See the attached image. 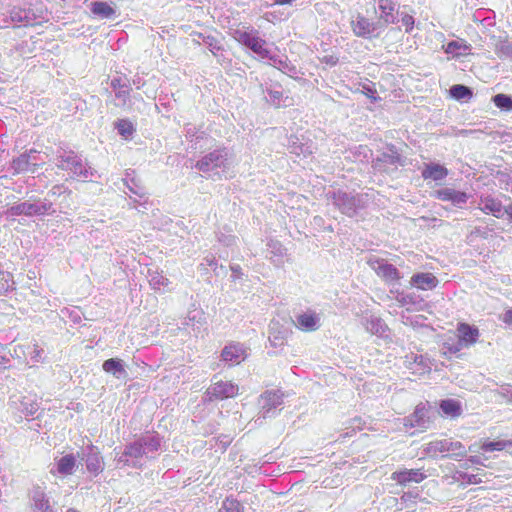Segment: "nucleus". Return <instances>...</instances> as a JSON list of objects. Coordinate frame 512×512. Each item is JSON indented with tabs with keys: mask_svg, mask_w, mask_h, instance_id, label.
<instances>
[{
	"mask_svg": "<svg viewBox=\"0 0 512 512\" xmlns=\"http://www.w3.org/2000/svg\"><path fill=\"white\" fill-rule=\"evenodd\" d=\"M87 470L95 475L99 474L103 470V461L98 454L89 456L86 464Z\"/></svg>",
	"mask_w": 512,
	"mask_h": 512,
	"instance_id": "nucleus-23",
	"label": "nucleus"
},
{
	"mask_svg": "<svg viewBox=\"0 0 512 512\" xmlns=\"http://www.w3.org/2000/svg\"><path fill=\"white\" fill-rule=\"evenodd\" d=\"M433 197L441 201H451L452 203L459 204L465 203L468 196L465 192L456 191L452 188H443L433 192Z\"/></svg>",
	"mask_w": 512,
	"mask_h": 512,
	"instance_id": "nucleus-8",
	"label": "nucleus"
},
{
	"mask_svg": "<svg viewBox=\"0 0 512 512\" xmlns=\"http://www.w3.org/2000/svg\"><path fill=\"white\" fill-rule=\"evenodd\" d=\"M76 464V458L73 454H67L59 459L57 462L58 472L62 475H70Z\"/></svg>",
	"mask_w": 512,
	"mask_h": 512,
	"instance_id": "nucleus-17",
	"label": "nucleus"
},
{
	"mask_svg": "<svg viewBox=\"0 0 512 512\" xmlns=\"http://www.w3.org/2000/svg\"><path fill=\"white\" fill-rule=\"evenodd\" d=\"M116 128L119 134L124 136L125 138L131 136L135 131L133 124L127 119H120L116 123Z\"/></svg>",
	"mask_w": 512,
	"mask_h": 512,
	"instance_id": "nucleus-26",
	"label": "nucleus"
},
{
	"mask_svg": "<svg viewBox=\"0 0 512 512\" xmlns=\"http://www.w3.org/2000/svg\"><path fill=\"white\" fill-rule=\"evenodd\" d=\"M102 369L106 373H110L113 375H116L118 373H125V369L122 364V361L120 359H116V358H110V359L105 360L102 365Z\"/></svg>",
	"mask_w": 512,
	"mask_h": 512,
	"instance_id": "nucleus-21",
	"label": "nucleus"
},
{
	"mask_svg": "<svg viewBox=\"0 0 512 512\" xmlns=\"http://www.w3.org/2000/svg\"><path fill=\"white\" fill-rule=\"evenodd\" d=\"M220 158H221V155L219 152H216V151L211 152V153L207 154L206 156H204L202 159H200L196 163V168L201 171H208L209 166L211 164H214L215 166H217V163L220 160Z\"/></svg>",
	"mask_w": 512,
	"mask_h": 512,
	"instance_id": "nucleus-20",
	"label": "nucleus"
},
{
	"mask_svg": "<svg viewBox=\"0 0 512 512\" xmlns=\"http://www.w3.org/2000/svg\"><path fill=\"white\" fill-rule=\"evenodd\" d=\"M235 39L250 48L255 54L262 59L269 58V50L267 49L266 41L258 36L257 31L237 30Z\"/></svg>",
	"mask_w": 512,
	"mask_h": 512,
	"instance_id": "nucleus-2",
	"label": "nucleus"
},
{
	"mask_svg": "<svg viewBox=\"0 0 512 512\" xmlns=\"http://www.w3.org/2000/svg\"><path fill=\"white\" fill-rule=\"evenodd\" d=\"M402 24L405 27L406 33H410L414 29L415 20L410 14H403L401 18Z\"/></svg>",
	"mask_w": 512,
	"mask_h": 512,
	"instance_id": "nucleus-29",
	"label": "nucleus"
},
{
	"mask_svg": "<svg viewBox=\"0 0 512 512\" xmlns=\"http://www.w3.org/2000/svg\"><path fill=\"white\" fill-rule=\"evenodd\" d=\"M220 512H243V507L238 500L227 497L222 503Z\"/></svg>",
	"mask_w": 512,
	"mask_h": 512,
	"instance_id": "nucleus-25",
	"label": "nucleus"
},
{
	"mask_svg": "<svg viewBox=\"0 0 512 512\" xmlns=\"http://www.w3.org/2000/svg\"><path fill=\"white\" fill-rule=\"evenodd\" d=\"M457 333L458 343L456 345L448 346V351L454 354L464 347L474 345L480 336L479 329L467 323H459L457 326Z\"/></svg>",
	"mask_w": 512,
	"mask_h": 512,
	"instance_id": "nucleus-3",
	"label": "nucleus"
},
{
	"mask_svg": "<svg viewBox=\"0 0 512 512\" xmlns=\"http://www.w3.org/2000/svg\"><path fill=\"white\" fill-rule=\"evenodd\" d=\"M427 412L428 411L425 404L420 403L419 405H417L414 410V413L412 414V425L426 429L427 424L429 423Z\"/></svg>",
	"mask_w": 512,
	"mask_h": 512,
	"instance_id": "nucleus-15",
	"label": "nucleus"
},
{
	"mask_svg": "<svg viewBox=\"0 0 512 512\" xmlns=\"http://www.w3.org/2000/svg\"><path fill=\"white\" fill-rule=\"evenodd\" d=\"M502 321L505 324L512 326V308H509L505 311L502 317Z\"/></svg>",
	"mask_w": 512,
	"mask_h": 512,
	"instance_id": "nucleus-31",
	"label": "nucleus"
},
{
	"mask_svg": "<svg viewBox=\"0 0 512 512\" xmlns=\"http://www.w3.org/2000/svg\"><path fill=\"white\" fill-rule=\"evenodd\" d=\"M480 480H477V476L476 475H471L468 477V482L471 483V484H477L479 483Z\"/></svg>",
	"mask_w": 512,
	"mask_h": 512,
	"instance_id": "nucleus-35",
	"label": "nucleus"
},
{
	"mask_svg": "<svg viewBox=\"0 0 512 512\" xmlns=\"http://www.w3.org/2000/svg\"><path fill=\"white\" fill-rule=\"evenodd\" d=\"M426 453L431 457H448L460 459L466 456V448L460 441L451 439H437L429 442L425 448Z\"/></svg>",
	"mask_w": 512,
	"mask_h": 512,
	"instance_id": "nucleus-1",
	"label": "nucleus"
},
{
	"mask_svg": "<svg viewBox=\"0 0 512 512\" xmlns=\"http://www.w3.org/2000/svg\"><path fill=\"white\" fill-rule=\"evenodd\" d=\"M41 497H42V499L39 501L38 507L40 509H46V510L49 509V501L47 499H45V495L43 493L41 494Z\"/></svg>",
	"mask_w": 512,
	"mask_h": 512,
	"instance_id": "nucleus-33",
	"label": "nucleus"
},
{
	"mask_svg": "<svg viewBox=\"0 0 512 512\" xmlns=\"http://www.w3.org/2000/svg\"><path fill=\"white\" fill-rule=\"evenodd\" d=\"M66 512H79V511L74 508H69Z\"/></svg>",
	"mask_w": 512,
	"mask_h": 512,
	"instance_id": "nucleus-36",
	"label": "nucleus"
},
{
	"mask_svg": "<svg viewBox=\"0 0 512 512\" xmlns=\"http://www.w3.org/2000/svg\"><path fill=\"white\" fill-rule=\"evenodd\" d=\"M13 209L15 211V214H17V215L24 214V215H28V216L34 215V214L38 213V211H39V208L37 206L30 204V203L19 204L16 207H14Z\"/></svg>",
	"mask_w": 512,
	"mask_h": 512,
	"instance_id": "nucleus-27",
	"label": "nucleus"
},
{
	"mask_svg": "<svg viewBox=\"0 0 512 512\" xmlns=\"http://www.w3.org/2000/svg\"><path fill=\"white\" fill-rule=\"evenodd\" d=\"M482 207L480 208L481 211L485 214H491L496 218H500L503 214V205L500 200L488 196L483 199H481Z\"/></svg>",
	"mask_w": 512,
	"mask_h": 512,
	"instance_id": "nucleus-10",
	"label": "nucleus"
},
{
	"mask_svg": "<svg viewBox=\"0 0 512 512\" xmlns=\"http://www.w3.org/2000/svg\"><path fill=\"white\" fill-rule=\"evenodd\" d=\"M351 28L353 33L358 37H366L372 32L371 22L361 15H358L356 19L351 22Z\"/></svg>",
	"mask_w": 512,
	"mask_h": 512,
	"instance_id": "nucleus-11",
	"label": "nucleus"
},
{
	"mask_svg": "<svg viewBox=\"0 0 512 512\" xmlns=\"http://www.w3.org/2000/svg\"><path fill=\"white\" fill-rule=\"evenodd\" d=\"M361 92L373 102H378L381 100V98L377 95V90L374 84H363Z\"/></svg>",
	"mask_w": 512,
	"mask_h": 512,
	"instance_id": "nucleus-28",
	"label": "nucleus"
},
{
	"mask_svg": "<svg viewBox=\"0 0 512 512\" xmlns=\"http://www.w3.org/2000/svg\"><path fill=\"white\" fill-rule=\"evenodd\" d=\"M450 94L457 100L472 97V91L468 87L460 84L453 85L450 88Z\"/></svg>",
	"mask_w": 512,
	"mask_h": 512,
	"instance_id": "nucleus-24",
	"label": "nucleus"
},
{
	"mask_svg": "<svg viewBox=\"0 0 512 512\" xmlns=\"http://www.w3.org/2000/svg\"><path fill=\"white\" fill-rule=\"evenodd\" d=\"M134 449H135V451L140 452L141 446H139V447L130 446L128 448V450L125 452V454L126 455H133L134 454V452H133Z\"/></svg>",
	"mask_w": 512,
	"mask_h": 512,
	"instance_id": "nucleus-34",
	"label": "nucleus"
},
{
	"mask_svg": "<svg viewBox=\"0 0 512 512\" xmlns=\"http://www.w3.org/2000/svg\"><path fill=\"white\" fill-rule=\"evenodd\" d=\"M426 477L422 469H403L395 471L391 475V479L400 486H406L411 482L421 483Z\"/></svg>",
	"mask_w": 512,
	"mask_h": 512,
	"instance_id": "nucleus-5",
	"label": "nucleus"
},
{
	"mask_svg": "<svg viewBox=\"0 0 512 512\" xmlns=\"http://www.w3.org/2000/svg\"><path fill=\"white\" fill-rule=\"evenodd\" d=\"M320 61L330 66H335L338 63V57L335 55H325Z\"/></svg>",
	"mask_w": 512,
	"mask_h": 512,
	"instance_id": "nucleus-30",
	"label": "nucleus"
},
{
	"mask_svg": "<svg viewBox=\"0 0 512 512\" xmlns=\"http://www.w3.org/2000/svg\"><path fill=\"white\" fill-rule=\"evenodd\" d=\"M298 327L302 331L311 332L317 329V317L314 313H304L297 317Z\"/></svg>",
	"mask_w": 512,
	"mask_h": 512,
	"instance_id": "nucleus-13",
	"label": "nucleus"
},
{
	"mask_svg": "<svg viewBox=\"0 0 512 512\" xmlns=\"http://www.w3.org/2000/svg\"><path fill=\"white\" fill-rule=\"evenodd\" d=\"M494 105L504 111H512V98L506 94L499 93L492 99Z\"/></svg>",
	"mask_w": 512,
	"mask_h": 512,
	"instance_id": "nucleus-22",
	"label": "nucleus"
},
{
	"mask_svg": "<svg viewBox=\"0 0 512 512\" xmlns=\"http://www.w3.org/2000/svg\"><path fill=\"white\" fill-rule=\"evenodd\" d=\"M237 393V387L229 381H218L211 385L207 391L210 400H222L233 397Z\"/></svg>",
	"mask_w": 512,
	"mask_h": 512,
	"instance_id": "nucleus-6",
	"label": "nucleus"
},
{
	"mask_svg": "<svg viewBox=\"0 0 512 512\" xmlns=\"http://www.w3.org/2000/svg\"><path fill=\"white\" fill-rule=\"evenodd\" d=\"M91 12L102 18H111L115 14V10L108 3L102 1L92 2Z\"/></svg>",
	"mask_w": 512,
	"mask_h": 512,
	"instance_id": "nucleus-19",
	"label": "nucleus"
},
{
	"mask_svg": "<svg viewBox=\"0 0 512 512\" xmlns=\"http://www.w3.org/2000/svg\"><path fill=\"white\" fill-rule=\"evenodd\" d=\"M411 282L420 290H432L438 285V279L432 273H418L412 276Z\"/></svg>",
	"mask_w": 512,
	"mask_h": 512,
	"instance_id": "nucleus-9",
	"label": "nucleus"
},
{
	"mask_svg": "<svg viewBox=\"0 0 512 512\" xmlns=\"http://www.w3.org/2000/svg\"><path fill=\"white\" fill-rule=\"evenodd\" d=\"M444 415L451 418H458L462 414V405L455 399H445L439 404Z\"/></svg>",
	"mask_w": 512,
	"mask_h": 512,
	"instance_id": "nucleus-12",
	"label": "nucleus"
},
{
	"mask_svg": "<svg viewBox=\"0 0 512 512\" xmlns=\"http://www.w3.org/2000/svg\"><path fill=\"white\" fill-rule=\"evenodd\" d=\"M460 45L458 44V42L456 41H451L447 44V46L445 47V52L446 53H451L453 52L454 50L456 49H459Z\"/></svg>",
	"mask_w": 512,
	"mask_h": 512,
	"instance_id": "nucleus-32",
	"label": "nucleus"
},
{
	"mask_svg": "<svg viewBox=\"0 0 512 512\" xmlns=\"http://www.w3.org/2000/svg\"><path fill=\"white\" fill-rule=\"evenodd\" d=\"M377 274L387 282H396L400 279L398 269L392 264L380 265Z\"/></svg>",
	"mask_w": 512,
	"mask_h": 512,
	"instance_id": "nucleus-14",
	"label": "nucleus"
},
{
	"mask_svg": "<svg viewBox=\"0 0 512 512\" xmlns=\"http://www.w3.org/2000/svg\"><path fill=\"white\" fill-rule=\"evenodd\" d=\"M448 169L438 163L425 164L421 172L424 180H433L435 182H441L448 176Z\"/></svg>",
	"mask_w": 512,
	"mask_h": 512,
	"instance_id": "nucleus-7",
	"label": "nucleus"
},
{
	"mask_svg": "<svg viewBox=\"0 0 512 512\" xmlns=\"http://www.w3.org/2000/svg\"><path fill=\"white\" fill-rule=\"evenodd\" d=\"M512 447V440L483 441L480 449L484 452L503 451Z\"/></svg>",
	"mask_w": 512,
	"mask_h": 512,
	"instance_id": "nucleus-16",
	"label": "nucleus"
},
{
	"mask_svg": "<svg viewBox=\"0 0 512 512\" xmlns=\"http://www.w3.org/2000/svg\"><path fill=\"white\" fill-rule=\"evenodd\" d=\"M247 356V348L238 342L227 344L221 351L222 360L231 366L239 365L246 360Z\"/></svg>",
	"mask_w": 512,
	"mask_h": 512,
	"instance_id": "nucleus-4",
	"label": "nucleus"
},
{
	"mask_svg": "<svg viewBox=\"0 0 512 512\" xmlns=\"http://www.w3.org/2000/svg\"><path fill=\"white\" fill-rule=\"evenodd\" d=\"M379 9L385 23H394L395 4L393 0H379Z\"/></svg>",
	"mask_w": 512,
	"mask_h": 512,
	"instance_id": "nucleus-18",
	"label": "nucleus"
}]
</instances>
